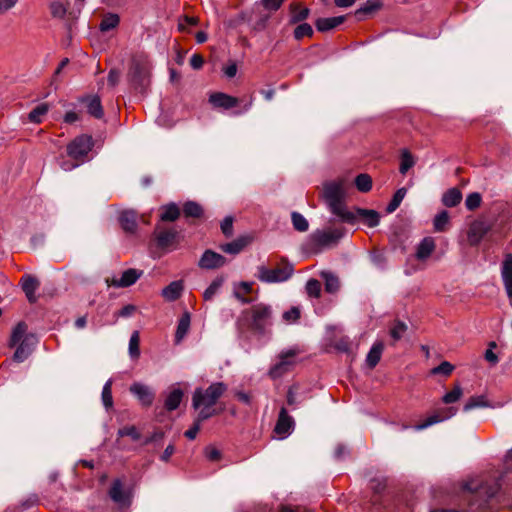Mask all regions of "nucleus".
Masks as SVG:
<instances>
[{
	"instance_id": "nucleus-44",
	"label": "nucleus",
	"mask_w": 512,
	"mask_h": 512,
	"mask_svg": "<svg viewBox=\"0 0 512 512\" xmlns=\"http://www.w3.org/2000/svg\"><path fill=\"white\" fill-rule=\"evenodd\" d=\"M140 335L138 331H134L131 334L130 340H129V347L128 352L132 359H138L140 356Z\"/></svg>"
},
{
	"instance_id": "nucleus-59",
	"label": "nucleus",
	"mask_w": 512,
	"mask_h": 512,
	"mask_svg": "<svg viewBox=\"0 0 512 512\" xmlns=\"http://www.w3.org/2000/svg\"><path fill=\"white\" fill-rule=\"evenodd\" d=\"M453 370L454 366L451 363L443 361L437 367L432 369V374H443L448 376L452 373Z\"/></svg>"
},
{
	"instance_id": "nucleus-9",
	"label": "nucleus",
	"mask_w": 512,
	"mask_h": 512,
	"mask_svg": "<svg viewBox=\"0 0 512 512\" xmlns=\"http://www.w3.org/2000/svg\"><path fill=\"white\" fill-rule=\"evenodd\" d=\"M93 140L91 136L81 135L76 137L68 146L67 153L75 160L84 158L92 149Z\"/></svg>"
},
{
	"instance_id": "nucleus-35",
	"label": "nucleus",
	"mask_w": 512,
	"mask_h": 512,
	"mask_svg": "<svg viewBox=\"0 0 512 512\" xmlns=\"http://www.w3.org/2000/svg\"><path fill=\"white\" fill-rule=\"evenodd\" d=\"M120 23V17L115 13H108L103 16L99 29L101 32H108L115 29Z\"/></svg>"
},
{
	"instance_id": "nucleus-32",
	"label": "nucleus",
	"mask_w": 512,
	"mask_h": 512,
	"mask_svg": "<svg viewBox=\"0 0 512 512\" xmlns=\"http://www.w3.org/2000/svg\"><path fill=\"white\" fill-rule=\"evenodd\" d=\"M382 5L381 0H367L362 7L356 10L355 15L361 20L363 15H370L380 10Z\"/></svg>"
},
{
	"instance_id": "nucleus-52",
	"label": "nucleus",
	"mask_w": 512,
	"mask_h": 512,
	"mask_svg": "<svg viewBox=\"0 0 512 512\" xmlns=\"http://www.w3.org/2000/svg\"><path fill=\"white\" fill-rule=\"evenodd\" d=\"M482 197L480 193H470L465 200V206L469 211L477 209L481 205Z\"/></svg>"
},
{
	"instance_id": "nucleus-58",
	"label": "nucleus",
	"mask_w": 512,
	"mask_h": 512,
	"mask_svg": "<svg viewBox=\"0 0 512 512\" xmlns=\"http://www.w3.org/2000/svg\"><path fill=\"white\" fill-rule=\"evenodd\" d=\"M440 422H442L440 415H438L436 412H434L425 421L417 424L415 426V429L418 430V431L419 430H424V429H426V428H428V427H430V426H432L434 424L440 423Z\"/></svg>"
},
{
	"instance_id": "nucleus-61",
	"label": "nucleus",
	"mask_w": 512,
	"mask_h": 512,
	"mask_svg": "<svg viewBox=\"0 0 512 512\" xmlns=\"http://www.w3.org/2000/svg\"><path fill=\"white\" fill-rule=\"evenodd\" d=\"M203 420H199V416H197L194 424L192 427H190L185 433V437L188 438L189 440H194L201 428V422Z\"/></svg>"
},
{
	"instance_id": "nucleus-55",
	"label": "nucleus",
	"mask_w": 512,
	"mask_h": 512,
	"mask_svg": "<svg viewBox=\"0 0 512 512\" xmlns=\"http://www.w3.org/2000/svg\"><path fill=\"white\" fill-rule=\"evenodd\" d=\"M449 221V214L447 211H441L434 218V229L436 231H443Z\"/></svg>"
},
{
	"instance_id": "nucleus-34",
	"label": "nucleus",
	"mask_w": 512,
	"mask_h": 512,
	"mask_svg": "<svg viewBox=\"0 0 512 512\" xmlns=\"http://www.w3.org/2000/svg\"><path fill=\"white\" fill-rule=\"evenodd\" d=\"M30 342V337H25L20 344H17L18 346L13 355V359L16 362H23L28 358L31 353V348L29 347Z\"/></svg>"
},
{
	"instance_id": "nucleus-2",
	"label": "nucleus",
	"mask_w": 512,
	"mask_h": 512,
	"mask_svg": "<svg viewBox=\"0 0 512 512\" xmlns=\"http://www.w3.org/2000/svg\"><path fill=\"white\" fill-rule=\"evenodd\" d=\"M273 309L266 303H257L244 309L236 320V328L240 334L252 331L258 335H266L272 326Z\"/></svg>"
},
{
	"instance_id": "nucleus-38",
	"label": "nucleus",
	"mask_w": 512,
	"mask_h": 512,
	"mask_svg": "<svg viewBox=\"0 0 512 512\" xmlns=\"http://www.w3.org/2000/svg\"><path fill=\"white\" fill-rule=\"evenodd\" d=\"M183 397V392L181 389L172 390L165 400V408L168 411H173L177 409L181 403Z\"/></svg>"
},
{
	"instance_id": "nucleus-57",
	"label": "nucleus",
	"mask_w": 512,
	"mask_h": 512,
	"mask_svg": "<svg viewBox=\"0 0 512 512\" xmlns=\"http://www.w3.org/2000/svg\"><path fill=\"white\" fill-rule=\"evenodd\" d=\"M306 291L311 297H319L321 293V284L316 279H309L306 283Z\"/></svg>"
},
{
	"instance_id": "nucleus-46",
	"label": "nucleus",
	"mask_w": 512,
	"mask_h": 512,
	"mask_svg": "<svg viewBox=\"0 0 512 512\" xmlns=\"http://www.w3.org/2000/svg\"><path fill=\"white\" fill-rule=\"evenodd\" d=\"M463 395V390L460 384H455L453 389L449 392H447L442 397V402L445 404H452L457 402Z\"/></svg>"
},
{
	"instance_id": "nucleus-27",
	"label": "nucleus",
	"mask_w": 512,
	"mask_h": 512,
	"mask_svg": "<svg viewBox=\"0 0 512 512\" xmlns=\"http://www.w3.org/2000/svg\"><path fill=\"white\" fill-rule=\"evenodd\" d=\"M249 242L250 239L248 237H240L232 242L222 244L220 249L225 253L236 255L240 253Z\"/></svg>"
},
{
	"instance_id": "nucleus-41",
	"label": "nucleus",
	"mask_w": 512,
	"mask_h": 512,
	"mask_svg": "<svg viewBox=\"0 0 512 512\" xmlns=\"http://www.w3.org/2000/svg\"><path fill=\"white\" fill-rule=\"evenodd\" d=\"M321 277L325 281V290L329 293H335L338 291L340 283L337 276L333 273L325 271L321 273Z\"/></svg>"
},
{
	"instance_id": "nucleus-63",
	"label": "nucleus",
	"mask_w": 512,
	"mask_h": 512,
	"mask_svg": "<svg viewBox=\"0 0 512 512\" xmlns=\"http://www.w3.org/2000/svg\"><path fill=\"white\" fill-rule=\"evenodd\" d=\"M457 411L458 410L455 407H446L438 409L436 413L440 415L441 421H445L455 416L457 414Z\"/></svg>"
},
{
	"instance_id": "nucleus-15",
	"label": "nucleus",
	"mask_w": 512,
	"mask_h": 512,
	"mask_svg": "<svg viewBox=\"0 0 512 512\" xmlns=\"http://www.w3.org/2000/svg\"><path fill=\"white\" fill-rule=\"evenodd\" d=\"M110 498L122 507L130 504V493L124 489L123 483L120 479H116L112 482L109 489Z\"/></svg>"
},
{
	"instance_id": "nucleus-1",
	"label": "nucleus",
	"mask_w": 512,
	"mask_h": 512,
	"mask_svg": "<svg viewBox=\"0 0 512 512\" xmlns=\"http://www.w3.org/2000/svg\"><path fill=\"white\" fill-rule=\"evenodd\" d=\"M512 214L501 202H495L483 219L474 221L468 231V240L471 245H478L489 233L505 235L510 229L509 223Z\"/></svg>"
},
{
	"instance_id": "nucleus-28",
	"label": "nucleus",
	"mask_w": 512,
	"mask_h": 512,
	"mask_svg": "<svg viewBox=\"0 0 512 512\" xmlns=\"http://www.w3.org/2000/svg\"><path fill=\"white\" fill-rule=\"evenodd\" d=\"M384 344L381 341L375 342L366 356V364L373 369L380 361Z\"/></svg>"
},
{
	"instance_id": "nucleus-8",
	"label": "nucleus",
	"mask_w": 512,
	"mask_h": 512,
	"mask_svg": "<svg viewBox=\"0 0 512 512\" xmlns=\"http://www.w3.org/2000/svg\"><path fill=\"white\" fill-rule=\"evenodd\" d=\"M293 274V266L286 264L274 269L264 265L258 267L257 278L264 283H277L288 280Z\"/></svg>"
},
{
	"instance_id": "nucleus-42",
	"label": "nucleus",
	"mask_w": 512,
	"mask_h": 512,
	"mask_svg": "<svg viewBox=\"0 0 512 512\" xmlns=\"http://www.w3.org/2000/svg\"><path fill=\"white\" fill-rule=\"evenodd\" d=\"M224 283L223 277H217L215 278L210 285L206 288V290L203 293V298L206 301H210L213 299V297L219 292L220 288L222 287Z\"/></svg>"
},
{
	"instance_id": "nucleus-45",
	"label": "nucleus",
	"mask_w": 512,
	"mask_h": 512,
	"mask_svg": "<svg viewBox=\"0 0 512 512\" xmlns=\"http://www.w3.org/2000/svg\"><path fill=\"white\" fill-rule=\"evenodd\" d=\"M407 193V189L402 187L398 189L395 194L393 195L392 200L386 207V211L388 213L394 212L401 204L402 200L404 199L405 195Z\"/></svg>"
},
{
	"instance_id": "nucleus-18",
	"label": "nucleus",
	"mask_w": 512,
	"mask_h": 512,
	"mask_svg": "<svg viewBox=\"0 0 512 512\" xmlns=\"http://www.w3.org/2000/svg\"><path fill=\"white\" fill-rule=\"evenodd\" d=\"M210 103L218 108L231 109L240 103V99L225 93H214L209 97Z\"/></svg>"
},
{
	"instance_id": "nucleus-3",
	"label": "nucleus",
	"mask_w": 512,
	"mask_h": 512,
	"mask_svg": "<svg viewBox=\"0 0 512 512\" xmlns=\"http://www.w3.org/2000/svg\"><path fill=\"white\" fill-rule=\"evenodd\" d=\"M348 182L339 178L323 185V198L330 211L347 223L355 222V215L345 210Z\"/></svg>"
},
{
	"instance_id": "nucleus-23",
	"label": "nucleus",
	"mask_w": 512,
	"mask_h": 512,
	"mask_svg": "<svg viewBox=\"0 0 512 512\" xmlns=\"http://www.w3.org/2000/svg\"><path fill=\"white\" fill-rule=\"evenodd\" d=\"M356 219H361L368 227H376L380 222V215L372 209L356 208L354 212Z\"/></svg>"
},
{
	"instance_id": "nucleus-11",
	"label": "nucleus",
	"mask_w": 512,
	"mask_h": 512,
	"mask_svg": "<svg viewBox=\"0 0 512 512\" xmlns=\"http://www.w3.org/2000/svg\"><path fill=\"white\" fill-rule=\"evenodd\" d=\"M143 271L130 268L125 270L120 278H107L106 284L116 288H125L133 285L142 276Z\"/></svg>"
},
{
	"instance_id": "nucleus-26",
	"label": "nucleus",
	"mask_w": 512,
	"mask_h": 512,
	"mask_svg": "<svg viewBox=\"0 0 512 512\" xmlns=\"http://www.w3.org/2000/svg\"><path fill=\"white\" fill-rule=\"evenodd\" d=\"M160 211V220L163 222H174L181 213L180 208L174 202L161 206Z\"/></svg>"
},
{
	"instance_id": "nucleus-40",
	"label": "nucleus",
	"mask_w": 512,
	"mask_h": 512,
	"mask_svg": "<svg viewBox=\"0 0 512 512\" xmlns=\"http://www.w3.org/2000/svg\"><path fill=\"white\" fill-rule=\"evenodd\" d=\"M69 1H54L50 4V13L54 18L63 19L67 13Z\"/></svg>"
},
{
	"instance_id": "nucleus-56",
	"label": "nucleus",
	"mask_w": 512,
	"mask_h": 512,
	"mask_svg": "<svg viewBox=\"0 0 512 512\" xmlns=\"http://www.w3.org/2000/svg\"><path fill=\"white\" fill-rule=\"evenodd\" d=\"M370 484L373 492L376 494H380L387 487V479L383 476L374 477L373 479H371Z\"/></svg>"
},
{
	"instance_id": "nucleus-20",
	"label": "nucleus",
	"mask_w": 512,
	"mask_h": 512,
	"mask_svg": "<svg viewBox=\"0 0 512 512\" xmlns=\"http://www.w3.org/2000/svg\"><path fill=\"white\" fill-rule=\"evenodd\" d=\"M501 276L507 295L512 299V254H507L505 256L502 263Z\"/></svg>"
},
{
	"instance_id": "nucleus-17",
	"label": "nucleus",
	"mask_w": 512,
	"mask_h": 512,
	"mask_svg": "<svg viewBox=\"0 0 512 512\" xmlns=\"http://www.w3.org/2000/svg\"><path fill=\"white\" fill-rule=\"evenodd\" d=\"M39 286L40 282L36 277L30 274L22 276L21 287L30 303H35L37 301L36 291L39 289Z\"/></svg>"
},
{
	"instance_id": "nucleus-31",
	"label": "nucleus",
	"mask_w": 512,
	"mask_h": 512,
	"mask_svg": "<svg viewBox=\"0 0 512 512\" xmlns=\"http://www.w3.org/2000/svg\"><path fill=\"white\" fill-rule=\"evenodd\" d=\"M492 407L490 402L487 400L485 395L471 396L463 406L464 412H469L476 408H488Z\"/></svg>"
},
{
	"instance_id": "nucleus-43",
	"label": "nucleus",
	"mask_w": 512,
	"mask_h": 512,
	"mask_svg": "<svg viewBox=\"0 0 512 512\" xmlns=\"http://www.w3.org/2000/svg\"><path fill=\"white\" fill-rule=\"evenodd\" d=\"M355 186L362 193L369 192L372 188L371 176L366 173L359 174L355 178Z\"/></svg>"
},
{
	"instance_id": "nucleus-60",
	"label": "nucleus",
	"mask_w": 512,
	"mask_h": 512,
	"mask_svg": "<svg viewBox=\"0 0 512 512\" xmlns=\"http://www.w3.org/2000/svg\"><path fill=\"white\" fill-rule=\"evenodd\" d=\"M198 21L199 20L196 17L184 16V17H182L179 20L178 29L180 31H185L188 28V26H195V25H197Z\"/></svg>"
},
{
	"instance_id": "nucleus-22",
	"label": "nucleus",
	"mask_w": 512,
	"mask_h": 512,
	"mask_svg": "<svg viewBox=\"0 0 512 512\" xmlns=\"http://www.w3.org/2000/svg\"><path fill=\"white\" fill-rule=\"evenodd\" d=\"M119 222L122 229L128 234H135L137 231V216L133 210H125L119 215Z\"/></svg>"
},
{
	"instance_id": "nucleus-13",
	"label": "nucleus",
	"mask_w": 512,
	"mask_h": 512,
	"mask_svg": "<svg viewBox=\"0 0 512 512\" xmlns=\"http://www.w3.org/2000/svg\"><path fill=\"white\" fill-rule=\"evenodd\" d=\"M294 419L288 414L286 408L282 407L274 428V432L280 437H287L294 429Z\"/></svg>"
},
{
	"instance_id": "nucleus-14",
	"label": "nucleus",
	"mask_w": 512,
	"mask_h": 512,
	"mask_svg": "<svg viewBox=\"0 0 512 512\" xmlns=\"http://www.w3.org/2000/svg\"><path fill=\"white\" fill-rule=\"evenodd\" d=\"M198 264L202 269H217L226 264V258L213 250H206L202 254Z\"/></svg>"
},
{
	"instance_id": "nucleus-49",
	"label": "nucleus",
	"mask_w": 512,
	"mask_h": 512,
	"mask_svg": "<svg viewBox=\"0 0 512 512\" xmlns=\"http://www.w3.org/2000/svg\"><path fill=\"white\" fill-rule=\"evenodd\" d=\"M408 326L402 321H395L390 328V336L394 341L400 340L406 333Z\"/></svg>"
},
{
	"instance_id": "nucleus-47",
	"label": "nucleus",
	"mask_w": 512,
	"mask_h": 512,
	"mask_svg": "<svg viewBox=\"0 0 512 512\" xmlns=\"http://www.w3.org/2000/svg\"><path fill=\"white\" fill-rule=\"evenodd\" d=\"M291 219L295 230L299 232H305L308 230L309 223L302 214L298 212H292Z\"/></svg>"
},
{
	"instance_id": "nucleus-21",
	"label": "nucleus",
	"mask_w": 512,
	"mask_h": 512,
	"mask_svg": "<svg viewBox=\"0 0 512 512\" xmlns=\"http://www.w3.org/2000/svg\"><path fill=\"white\" fill-rule=\"evenodd\" d=\"M435 248V240L432 237L423 238L416 247V259L419 261L427 260L432 255Z\"/></svg>"
},
{
	"instance_id": "nucleus-4",
	"label": "nucleus",
	"mask_w": 512,
	"mask_h": 512,
	"mask_svg": "<svg viewBox=\"0 0 512 512\" xmlns=\"http://www.w3.org/2000/svg\"><path fill=\"white\" fill-rule=\"evenodd\" d=\"M226 391L227 385L223 382L212 383L205 389H195L192 396V407L199 411V420H207L218 413L214 406Z\"/></svg>"
},
{
	"instance_id": "nucleus-50",
	"label": "nucleus",
	"mask_w": 512,
	"mask_h": 512,
	"mask_svg": "<svg viewBox=\"0 0 512 512\" xmlns=\"http://www.w3.org/2000/svg\"><path fill=\"white\" fill-rule=\"evenodd\" d=\"M414 164L415 161L411 153L408 152L407 150H404L401 154L399 172L405 175L408 172V170L414 166Z\"/></svg>"
},
{
	"instance_id": "nucleus-5",
	"label": "nucleus",
	"mask_w": 512,
	"mask_h": 512,
	"mask_svg": "<svg viewBox=\"0 0 512 512\" xmlns=\"http://www.w3.org/2000/svg\"><path fill=\"white\" fill-rule=\"evenodd\" d=\"M502 480L503 476L493 479L473 478L463 484V491L470 493L473 500L478 503V507H482L484 503L497 495L502 487Z\"/></svg>"
},
{
	"instance_id": "nucleus-6",
	"label": "nucleus",
	"mask_w": 512,
	"mask_h": 512,
	"mask_svg": "<svg viewBox=\"0 0 512 512\" xmlns=\"http://www.w3.org/2000/svg\"><path fill=\"white\" fill-rule=\"evenodd\" d=\"M151 62L145 55L132 58L128 71V80L133 88L144 93L150 84Z\"/></svg>"
},
{
	"instance_id": "nucleus-30",
	"label": "nucleus",
	"mask_w": 512,
	"mask_h": 512,
	"mask_svg": "<svg viewBox=\"0 0 512 512\" xmlns=\"http://www.w3.org/2000/svg\"><path fill=\"white\" fill-rule=\"evenodd\" d=\"M290 24H297L306 20L310 14V10L306 7L302 8L298 3L290 4Z\"/></svg>"
},
{
	"instance_id": "nucleus-7",
	"label": "nucleus",
	"mask_w": 512,
	"mask_h": 512,
	"mask_svg": "<svg viewBox=\"0 0 512 512\" xmlns=\"http://www.w3.org/2000/svg\"><path fill=\"white\" fill-rule=\"evenodd\" d=\"M344 231L341 228L316 230L311 233L306 242V249L314 254L322 251L323 248L336 244L342 237Z\"/></svg>"
},
{
	"instance_id": "nucleus-37",
	"label": "nucleus",
	"mask_w": 512,
	"mask_h": 512,
	"mask_svg": "<svg viewBox=\"0 0 512 512\" xmlns=\"http://www.w3.org/2000/svg\"><path fill=\"white\" fill-rule=\"evenodd\" d=\"M203 208L194 201H187L183 205V213L186 218H201L203 216Z\"/></svg>"
},
{
	"instance_id": "nucleus-62",
	"label": "nucleus",
	"mask_w": 512,
	"mask_h": 512,
	"mask_svg": "<svg viewBox=\"0 0 512 512\" xmlns=\"http://www.w3.org/2000/svg\"><path fill=\"white\" fill-rule=\"evenodd\" d=\"M221 230L227 237L233 234V218L231 216H227L223 219L221 222Z\"/></svg>"
},
{
	"instance_id": "nucleus-16",
	"label": "nucleus",
	"mask_w": 512,
	"mask_h": 512,
	"mask_svg": "<svg viewBox=\"0 0 512 512\" xmlns=\"http://www.w3.org/2000/svg\"><path fill=\"white\" fill-rule=\"evenodd\" d=\"M129 390L143 406L149 407L152 405L155 395L147 385L134 382Z\"/></svg>"
},
{
	"instance_id": "nucleus-24",
	"label": "nucleus",
	"mask_w": 512,
	"mask_h": 512,
	"mask_svg": "<svg viewBox=\"0 0 512 512\" xmlns=\"http://www.w3.org/2000/svg\"><path fill=\"white\" fill-rule=\"evenodd\" d=\"M344 21H345L344 16L319 18V19H317L315 26L318 31L327 32V31H330V30L336 28L337 26L341 25Z\"/></svg>"
},
{
	"instance_id": "nucleus-19",
	"label": "nucleus",
	"mask_w": 512,
	"mask_h": 512,
	"mask_svg": "<svg viewBox=\"0 0 512 512\" xmlns=\"http://www.w3.org/2000/svg\"><path fill=\"white\" fill-rule=\"evenodd\" d=\"M80 101L86 105L89 115L96 119H101L104 116L101 99L98 95H88L82 97Z\"/></svg>"
},
{
	"instance_id": "nucleus-51",
	"label": "nucleus",
	"mask_w": 512,
	"mask_h": 512,
	"mask_svg": "<svg viewBox=\"0 0 512 512\" xmlns=\"http://www.w3.org/2000/svg\"><path fill=\"white\" fill-rule=\"evenodd\" d=\"M314 34L313 28L308 23L299 24L293 32L296 40H301L304 37H312Z\"/></svg>"
},
{
	"instance_id": "nucleus-36",
	"label": "nucleus",
	"mask_w": 512,
	"mask_h": 512,
	"mask_svg": "<svg viewBox=\"0 0 512 512\" xmlns=\"http://www.w3.org/2000/svg\"><path fill=\"white\" fill-rule=\"evenodd\" d=\"M190 328V315L184 313L178 321L177 330L175 334V340L179 343L188 333Z\"/></svg>"
},
{
	"instance_id": "nucleus-48",
	"label": "nucleus",
	"mask_w": 512,
	"mask_h": 512,
	"mask_svg": "<svg viewBox=\"0 0 512 512\" xmlns=\"http://www.w3.org/2000/svg\"><path fill=\"white\" fill-rule=\"evenodd\" d=\"M102 402L106 409H110L113 406L112 397V380L109 379L103 386L102 389Z\"/></svg>"
},
{
	"instance_id": "nucleus-25",
	"label": "nucleus",
	"mask_w": 512,
	"mask_h": 512,
	"mask_svg": "<svg viewBox=\"0 0 512 512\" xmlns=\"http://www.w3.org/2000/svg\"><path fill=\"white\" fill-rule=\"evenodd\" d=\"M27 324L25 322H19L12 330L9 345L11 347L20 344L25 337H30V341L34 338L33 335L27 334Z\"/></svg>"
},
{
	"instance_id": "nucleus-29",
	"label": "nucleus",
	"mask_w": 512,
	"mask_h": 512,
	"mask_svg": "<svg viewBox=\"0 0 512 512\" xmlns=\"http://www.w3.org/2000/svg\"><path fill=\"white\" fill-rule=\"evenodd\" d=\"M183 291L182 281H173L162 290V296L167 301L177 300Z\"/></svg>"
},
{
	"instance_id": "nucleus-53",
	"label": "nucleus",
	"mask_w": 512,
	"mask_h": 512,
	"mask_svg": "<svg viewBox=\"0 0 512 512\" xmlns=\"http://www.w3.org/2000/svg\"><path fill=\"white\" fill-rule=\"evenodd\" d=\"M117 434L119 437H125V436L131 437L132 440H134V441H137L141 438L140 432L133 425L124 426L123 428L118 430Z\"/></svg>"
},
{
	"instance_id": "nucleus-64",
	"label": "nucleus",
	"mask_w": 512,
	"mask_h": 512,
	"mask_svg": "<svg viewBox=\"0 0 512 512\" xmlns=\"http://www.w3.org/2000/svg\"><path fill=\"white\" fill-rule=\"evenodd\" d=\"M205 456L210 461H218L221 459V452L214 446H207L205 448Z\"/></svg>"
},
{
	"instance_id": "nucleus-12",
	"label": "nucleus",
	"mask_w": 512,
	"mask_h": 512,
	"mask_svg": "<svg viewBox=\"0 0 512 512\" xmlns=\"http://www.w3.org/2000/svg\"><path fill=\"white\" fill-rule=\"evenodd\" d=\"M157 245L161 249H174L179 241V232L175 229H160L155 231Z\"/></svg>"
},
{
	"instance_id": "nucleus-39",
	"label": "nucleus",
	"mask_w": 512,
	"mask_h": 512,
	"mask_svg": "<svg viewBox=\"0 0 512 512\" xmlns=\"http://www.w3.org/2000/svg\"><path fill=\"white\" fill-rule=\"evenodd\" d=\"M49 111V105L47 103H41L33 108L28 114V119L32 123H41L43 116Z\"/></svg>"
},
{
	"instance_id": "nucleus-54",
	"label": "nucleus",
	"mask_w": 512,
	"mask_h": 512,
	"mask_svg": "<svg viewBox=\"0 0 512 512\" xmlns=\"http://www.w3.org/2000/svg\"><path fill=\"white\" fill-rule=\"evenodd\" d=\"M301 315L298 307H291L289 310L282 314L283 321L287 324L295 323L299 320Z\"/></svg>"
},
{
	"instance_id": "nucleus-33",
	"label": "nucleus",
	"mask_w": 512,
	"mask_h": 512,
	"mask_svg": "<svg viewBox=\"0 0 512 512\" xmlns=\"http://www.w3.org/2000/svg\"><path fill=\"white\" fill-rule=\"evenodd\" d=\"M462 200V193L457 188H450L448 189L442 197V203L446 207H455L457 206Z\"/></svg>"
},
{
	"instance_id": "nucleus-10",
	"label": "nucleus",
	"mask_w": 512,
	"mask_h": 512,
	"mask_svg": "<svg viewBox=\"0 0 512 512\" xmlns=\"http://www.w3.org/2000/svg\"><path fill=\"white\" fill-rule=\"evenodd\" d=\"M278 358V362L269 370V376L273 379L280 378L287 372L291 371L295 365V351L289 350L287 352H282Z\"/></svg>"
}]
</instances>
